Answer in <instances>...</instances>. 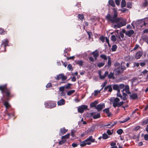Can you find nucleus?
<instances>
[{
    "instance_id": "obj_7",
    "label": "nucleus",
    "mask_w": 148,
    "mask_h": 148,
    "mask_svg": "<svg viewBox=\"0 0 148 148\" xmlns=\"http://www.w3.org/2000/svg\"><path fill=\"white\" fill-rule=\"evenodd\" d=\"M86 145H90L91 142H94L95 141V139L92 138V136H90L86 140H85Z\"/></svg>"
},
{
    "instance_id": "obj_24",
    "label": "nucleus",
    "mask_w": 148,
    "mask_h": 148,
    "mask_svg": "<svg viewBox=\"0 0 148 148\" xmlns=\"http://www.w3.org/2000/svg\"><path fill=\"white\" fill-rule=\"evenodd\" d=\"M98 103V101L97 100H95L94 102L91 103L90 104V106L91 107H93L96 106V105Z\"/></svg>"
},
{
    "instance_id": "obj_61",
    "label": "nucleus",
    "mask_w": 148,
    "mask_h": 148,
    "mask_svg": "<svg viewBox=\"0 0 148 148\" xmlns=\"http://www.w3.org/2000/svg\"><path fill=\"white\" fill-rule=\"evenodd\" d=\"M52 86L51 84L50 83H48L46 86V87L47 88H49Z\"/></svg>"
},
{
    "instance_id": "obj_10",
    "label": "nucleus",
    "mask_w": 148,
    "mask_h": 148,
    "mask_svg": "<svg viewBox=\"0 0 148 148\" xmlns=\"http://www.w3.org/2000/svg\"><path fill=\"white\" fill-rule=\"evenodd\" d=\"M143 54L142 51H139L137 52L136 54L135 58L136 59H140L142 56Z\"/></svg>"
},
{
    "instance_id": "obj_59",
    "label": "nucleus",
    "mask_w": 148,
    "mask_h": 148,
    "mask_svg": "<svg viewBox=\"0 0 148 148\" xmlns=\"http://www.w3.org/2000/svg\"><path fill=\"white\" fill-rule=\"evenodd\" d=\"M89 60L92 62H94L95 60L92 57H89Z\"/></svg>"
},
{
    "instance_id": "obj_31",
    "label": "nucleus",
    "mask_w": 148,
    "mask_h": 148,
    "mask_svg": "<svg viewBox=\"0 0 148 148\" xmlns=\"http://www.w3.org/2000/svg\"><path fill=\"white\" fill-rule=\"evenodd\" d=\"M69 136H70V134H67L65 135V136H62L61 138L62 139H64L68 138H69Z\"/></svg>"
},
{
    "instance_id": "obj_23",
    "label": "nucleus",
    "mask_w": 148,
    "mask_h": 148,
    "mask_svg": "<svg viewBox=\"0 0 148 148\" xmlns=\"http://www.w3.org/2000/svg\"><path fill=\"white\" fill-rule=\"evenodd\" d=\"M137 22L140 24V26L141 27H143V25H145L146 23L143 20H138L137 21Z\"/></svg>"
},
{
    "instance_id": "obj_6",
    "label": "nucleus",
    "mask_w": 148,
    "mask_h": 148,
    "mask_svg": "<svg viewBox=\"0 0 148 148\" xmlns=\"http://www.w3.org/2000/svg\"><path fill=\"white\" fill-rule=\"evenodd\" d=\"M88 106L86 105H82L79 107L78 108V110L79 112L82 113L84 110L87 109Z\"/></svg>"
},
{
    "instance_id": "obj_60",
    "label": "nucleus",
    "mask_w": 148,
    "mask_h": 148,
    "mask_svg": "<svg viewBox=\"0 0 148 148\" xmlns=\"http://www.w3.org/2000/svg\"><path fill=\"white\" fill-rule=\"evenodd\" d=\"M0 30L1 31L0 34L1 35H4L5 34V32L3 29H2L1 28V29Z\"/></svg>"
},
{
    "instance_id": "obj_42",
    "label": "nucleus",
    "mask_w": 148,
    "mask_h": 148,
    "mask_svg": "<svg viewBox=\"0 0 148 148\" xmlns=\"http://www.w3.org/2000/svg\"><path fill=\"white\" fill-rule=\"evenodd\" d=\"M72 84L70 83H68L66 85L65 87L66 89H70L71 88V86Z\"/></svg>"
},
{
    "instance_id": "obj_16",
    "label": "nucleus",
    "mask_w": 148,
    "mask_h": 148,
    "mask_svg": "<svg viewBox=\"0 0 148 148\" xmlns=\"http://www.w3.org/2000/svg\"><path fill=\"white\" fill-rule=\"evenodd\" d=\"M104 91L108 90L109 92H111L112 90L111 86L109 85L106 86L104 88Z\"/></svg>"
},
{
    "instance_id": "obj_55",
    "label": "nucleus",
    "mask_w": 148,
    "mask_h": 148,
    "mask_svg": "<svg viewBox=\"0 0 148 148\" xmlns=\"http://www.w3.org/2000/svg\"><path fill=\"white\" fill-rule=\"evenodd\" d=\"M107 83V81H105L103 83V84L101 85V86L102 87V88L101 89V90H102L103 89V88L105 86V85Z\"/></svg>"
},
{
    "instance_id": "obj_64",
    "label": "nucleus",
    "mask_w": 148,
    "mask_h": 148,
    "mask_svg": "<svg viewBox=\"0 0 148 148\" xmlns=\"http://www.w3.org/2000/svg\"><path fill=\"white\" fill-rule=\"evenodd\" d=\"M126 27L127 29H132V27L130 24L127 25V26Z\"/></svg>"
},
{
    "instance_id": "obj_50",
    "label": "nucleus",
    "mask_w": 148,
    "mask_h": 148,
    "mask_svg": "<svg viewBox=\"0 0 148 148\" xmlns=\"http://www.w3.org/2000/svg\"><path fill=\"white\" fill-rule=\"evenodd\" d=\"M86 145L85 141L81 142L80 144V145L82 147H84Z\"/></svg>"
},
{
    "instance_id": "obj_13",
    "label": "nucleus",
    "mask_w": 148,
    "mask_h": 148,
    "mask_svg": "<svg viewBox=\"0 0 148 148\" xmlns=\"http://www.w3.org/2000/svg\"><path fill=\"white\" fill-rule=\"evenodd\" d=\"M91 54L93 55V56L95 60H96L97 57L99 55V52L98 51L96 50L92 52Z\"/></svg>"
},
{
    "instance_id": "obj_34",
    "label": "nucleus",
    "mask_w": 148,
    "mask_h": 148,
    "mask_svg": "<svg viewBox=\"0 0 148 148\" xmlns=\"http://www.w3.org/2000/svg\"><path fill=\"white\" fill-rule=\"evenodd\" d=\"M147 123H148V119L147 118L146 119L143 120L141 124L142 125H144Z\"/></svg>"
},
{
    "instance_id": "obj_26",
    "label": "nucleus",
    "mask_w": 148,
    "mask_h": 148,
    "mask_svg": "<svg viewBox=\"0 0 148 148\" xmlns=\"http://www.w3.org/2000/svg\"><path fill=\"white\" fill-rule=\"evenodd\" d=\"M108 78L109 79H115L114 74L112 73H110L109 74H108Z\"/></svg>"
},
{
    "instance_id": "obj_40",
    "label": "nucleus",
    "mask_w": 148,
    "mask_h": 148,
    "mask_svg": "<svg viewBox=\"0 0 148 148\" xmlns=\"http://www.w3.org/2000/svg\"><path fill=\"white\" fill-rule=\"evenodd\" d=\"M121 6L122 7H125L126 6V3L125 0H122Z\"/></svg>"
},
{
    "instance_id": "obj_5",
    "label": "nucleus",
    "mask_w": 148,
    "mask_h": 148,
    "mask_svg": "<svg viewBox=\"0 0 148 148\" xmlns=\"http://www.w3.org/2000/svg\"><path fill=\"white\" fill-rule=\"evenodd\" d=\"M45 107L47 108H51L55 107L56 105V103L52 101H49L45 102Z\"/></svg>"
},
{
    "instance_id": "obj_8",
    "label": "nucleus",
    "mask_w": 148,
    "mask_h": 148,
    "mask_svg": "<svg viewBox=\"0 0 148 148\" xmlns=\"http://www.w3.org/2000/svg\"><path fill=\"white\" fill-rule=\"evenodd\" d=\"M105 104L103 103H101L95 107V108L98 111L101 110L105 107Z\"/></svg>"
},
{
    "instance_id": "obj_15",
    "label": "nucleus",
    "mask_w": 148,
    "mask_h": 148,
    "mask_svg": "<svg viewBox=\"0 0 148 148\" xmlns=\"http://www.w3.org/2000/svg\"><path fill=\"white\" fill-rule=\"evenodd\" d=\"M134 33V31L132 30H130L126 31L125 33V35L130 37Z\"/></svg>"
},
{
    "instance_id": "obj_9",
    "label": "nucleus",
    "mask_w": 148,
    "mask_h": 148,
    "mask_svg": "<svg viewBox=\"0 0 148 148\" xmlns=\"http://www.w3.org/2000/svg\"><path fill=\"white\" fill-rule=\"evenodd\" d=\"M125 91L126 93L128 94H130L131 93L130 90L129 86L128 85L125 86L124 89L122 90V92Z\"/></svg>"
},
{
    "instance_id": "obj_25",
    "label": "nucleus",
    "mask_w": 148,
    "mask_h": 148,
    "mask_svg": "<svg viewBox=\"0 0 148 148\" xmlns=\"http://www.w3.org/2000/svg\"><path fill=\"white\" fill-rule=\"evenodd\" d=\"M130 97L133 99H135L137 98L138 96L136 93H133L130 95Z\"/></svg>"
},
{
    "instance_id": "obj_63",
    "label": "nucleus",
    "mask_w": 148,
    "mask_h": 148,
    "mask_svg": "<svg viewBox=\"0 0 148 148\" xmlns=\"http://www.w3.org/2000/svg\"><path fill=\"white\" fill-rule=\"evenodd\" d=\"M64 143V140H62L59 142L58 144L59 145L63 144Z\"/></svg>"
},
{
    "instance_id": "obj_36",
    "label": "nucleus",
    "mask_w": 148,
    "mask_h": 148,
    "mask_svg": "<svg viewBox=\"0 0 148 148\" xmlns=\"http://www.w3.org/2000/svg\"><path fill=\"white\" fill-rule=\"evenodd\" d=\"M117 48V46L116 45H114L112 46V48H111V50L112 51H114L116 50Z\"/></svg>"
},
{
    "instance_id": "obj_22",
    "label": "nucleus",
    "mask_w": 148,
    "mask_h": 148,
    "mask_svg": "<svg viewBox=\"0 0 148 148\" xmlns=\"http://www.w3.org/2000/svg\"><path fill=\"white\" fill-rule=\"evenodd\" d=\"M65 103V100L64 99H62L58 101V104L59 106H62L64 105Z\"/></svg>"
},
{
    "instance_id": "obj_41",
    "label": "nucleus",
    "mask_w": 148,
    "mask_h": 148,
    "mask_svg": "<svg viewBox=\"0 0 148 148\" xmlns=\"http://www.w3.org/2000/svg\"><path fill=\"white\" fill-rule=\"evenodd\" d=\"M111 40L114 42H115L116 40V38L114 35H112L111 36Z\"/></svg>"
},
{
    "instance_id": "obj_53",
    "label": "nucleus",
    "mask_w": 148,
    "mask_h": 148,
    "mask_svg": "<svg viewBox=\"0 0 148 148\" xmlns=\"http://www.w3.org/2000/svg\"><path fill=\"white\" fill-rule=\"evenodd\" d=\"M116 123H114L111 122L110 123V124H108L107 125H106V126H111V127H112Z\"/></svg>"
},
{
    "instance_id": "obj_48",
    "label": "nucleus",
    "mask_w": 148,
    "mask_h": 148,
    "mask_svg": "<svg viewBox=\"0 0 148 148\" xmlns=\"http://www.w3.org/2000/svg\"><path fill=\"white\" fill-rule=\"evenodd\" d=\"M102 138L103 139H106L108 138V136L106 134H104L102 135Z\"/></svg>"
},
{
    "instance_id": "obj_27",
    "label": "nucleus",
    "mask_w": 148,
    "mask_h": 148,
    "mask_svg": "<svg viewBox=\"0 0 148 148\" xmlns=\"http://www.w3.org/2000/svg\"><path fill=\"white\" fill-rule=\"evenodd\" d=\"M113 88L114 90H116L117 91L120 90L119 88V85L117 84H114L113 86Z\"/></svg>"
},
{
    "instance_id": "obj_51",
    "label": "nucleus",
    "mask_w": 148,
    "mask_h": 148,
    "mask_svg": "<svg viewBox=\"0 0 148 148\" xmlns=\"http://www.w3.org/2000/svg\"><path fill=\"white\" fill-rule=\"evenodd\" d=\"M101 89L99 90H95L94 91V95H97L98 93L100 92V91L101 90Z\"/></svg>"
},
{
    "instance_id": "obj_43",
    "label": "nucleus",
    "mask_w": 148,
    "mask_h": 148,
    "mask_svg": "<svg viewBox=\"0 0 148 148\" xmlns=\"http://www.w3.org/2000/svg\"><path fill=\"white\" fill-rule=\"evenodd\" d=\"M108 65L109 66H110L111 64V62L110 58L109 56L108 57Z\"/></svg>"
},
{
    "instance_id": "obj_11",
    "label": "nucleus",
    "mask_w": 148,
    "mask_h": 148,
    "mask_svg": "<svg viewBox=\"0 0 148 148\" xmlns=\"http://www.w3.org/2000/svg\"><path fill=\"white\" fill-rule=\"evenodd\" d=\"M114 72L116 75H119L123 73V72L120 67H119L114 70Z\"/></svg>"
},
{
    "instance_id": "obj_3",
    "label": "nucleus",
    "mask_w": 148,
    "mask_h": 148,
    "mask_svg": "<svg viewBox=\"0 0 148 148\" xmlns=\"http://www.w3.org/2000/svg\"><path fill=\"white\" fill-rule=\"evenodd\" d=\"M6 86V84L0 86V90L2 94H5V96L8 97H10V90L7 88Z\"/></svg>"
},
{
    "instance_id": "obj_4",
    "label": "nucleus",
    "mask_w": 148,
    "mask_h": 148,
    "mask_svg": "<svg viewBox=\"0 0 148 148\" xmlns=\"http://www.w3.org/2000/svg\"><path fill=\"white\" fill-rule=\"evenodd\" d=\"M55 78L57 80L61 79L62 81H64L67 79V77L64 75V74L61 73L57 75Z\"/></svg>"
},
{
    "instance_id": "obj_35",
    "label": "nucleus",
    "mask_w": 148,
    "mask_h": 148,
    "mask_svg": "<svg viewBox=\"0 0 148 148\" xmlns=\"http://www.w3.org/2000/svg\"><path fill=\"white\" fill-rule=\"evenodd\" d=\"M78 18L80 20H82L83 19L84 16V15L82 14H79L78 16Z\"/></svg>"
},
{
    "instance_id": "obj_1",
    "label": "nucleus",
    "mask_w": 148,
    "mask_h": 148,
    "mask_svg": "<svg viewBox=\"0 0 148 148\" xmlns=\"http://www.w3.org/2000/svg\"><path fill=\"white\" fill-rule=\"evenodd\" d=\"M113 16H112L109 14H108L106 16V18L108 21L115 23L112 25L113 27L116 29L120 28L126 25V20L122 18H117L118 13L117 10L114 8L113 9Z\"/></svg>"
},
{
    "instance_id": "obj_18",
    "label": "nucleus",
    "mask_w": 148,
    "mask_h": 148,
    "mask_svg": "<svg viewBox=\"0 0 148 148\" xmlns=\"http://www.w3.org/2000/svg\"><path fill=\"white\" fill-rule=\"evenodd\" d=\"M8 41L7 39H5L2 41L1 46L5 47L8 45Z\"/></svg>"
},
{
    "instance_id": "obj_17",
    "label": "nucleus",
    "mask_w": 148,
    "mask_h": 148,
    "mask_svg": "<svg viewBox=\"0 0 148 148\" xmlns=\"http://www.w3.org/2000/svg\"><path fill=\"white\" fill-rule=\"evenodd\" d=\"M127 95L126 93L123 92L122 95L120 98L123 100L125 101L127 99Z\"/></svg>"
},
{
    "instance_id": "obj_47",
    "label": "nucleus",
    "mask_w": 148,
    "mask_h": 148,
    "mask_svg": "<svg viewBox=\"0 0 148 148\" xmlns=\"http://www.w3.org/2000/svg\"><path fill=\"white\" fill-rule=\"evenodd\" d=\"M104 65V63H98L97 64V66L99 68H100L101 67L103 66Z\"/></svg>"
},
{
    "instance_id": "obj_52",
    "label": "nucleus",
    "mask_w": 148,
    "mask_h": 148,
    "mask_svg": "<svg viewBox=\"0 0 148 148\" xmlns=\"http://www.w3.org/2000/svg\"><path fill=\"white\" fill-rule=\"evenodd\" d=\"M65 88L64 86H61L59 88V90L61 92H63Z\"/></svg>"
},
{
    "instance_id": "obj_19",
    "label": "nucleus",
    "mask_w": 148,
    "mask_h": 148,
    "mask_svg": "<svg viewBox=\"0 0 148 148\" xmlns=\"http://www.w3.org/2000/svg\"><path fill=\"white\" fill-rule=\"evenodd\" d=\"M108 71H106L103 75H102L100 74H99V77L101 79H104L105 77L108 76Z\"/></svg>"
},
{
    "instance_id": "obj_37",
    "label": "nucleus",
    "mask_w": 148,
    "mask_h": 148,
    "mask_svg": "<svg viewBox=\"0 0 148 148\" xmlns=\"http://www.w3.org/2000/svg\"><path fill=\"white\" fill-rule=\"evenodd\" d=\"M76 63L80 66H82L83 65V62L82 60L77 61L76 62Z\"/></svg>"
},
{
    "instance_id": "obj_33",
    "label": "nucleus",
    "mask_w": 148,
    "mask_h": 148,
    "mask_svg": "<svg viewBox=\"0 0 148 148\" xmlns=\"http://www.w3.org/2000/svg\"><path fill=\"white\" fill-rule=\"evenodd\" d=\"M140 47V46L139 45L137 44H136L134 47L133 48V49H132L131 51H136L137 50V49Z\"/></svg>"
},
{
    "instance_id": "obj_30",
    "label": "nucleus",
    "mask_w": 148,
    "mask_h": 148,
    "mask_svg": "<svg viewBox=\"0 0 148 148\" xmlns=\"http://www.w3.org/2000/svg\"><path fill=\"white\" fill-rule=\"evenodd\" d=\"M103 111L104 112H105L107 114L108 116H110V115L109 114H110V113L109 112V109L108 108H107L105 110H103Z\"/></svg>"
},
{
    "instance_id": "obj_21",
    "label": "nucleus",
    "mask_w": 148,
    "mask_h": 148,
    "mask_svg": "<svg viewBox=\"0 0 148 148\" xmlns=\"http://www.w3.org/2000/svg\"><path fill=\"white\" fill-rule=\"evenodd\" d=\"M67 130L65 129V127H63L61 128L60 132V134H65L67 132Z\"/></svg>"
},
{
    "instance_id": "obj_29",
    "label": "nucleus",
    "mask_w": 148,
    "mask_h": 148,
    "mask_svg": "<svg viewBox=\"0 0 148 148\" xmlns=\"http://www.w3.org/2000/svg\"><path fill=\"white\" fill-rule=\"evenodd\" d=\"M108 3L112 7H114L115 6L114 2L113 1V0H109L108 1Z\"/></svg>"
},
{
    "instance_id": "obj_62",
    "label": "nucleus",
    "mask_w": 148,
    "mask_h": 148,
    "mask_svg": "<svg viewBox=\"0 0 148 148\" xmlns=\"http://www.w3.org/2000/svg\"><path fill=\"white\" fill-rule=\"evenodd\" d=\"M144 138L146 140H148V134H145L144 136Z\"/></svg>"
},
{
    "instance_id": "obj_45",
    "label": "nucleus",
    "mask_w": 148,
    "mask_h": 148,
    "mask_svg": "<svg viewBox=\"0 0 148 148\" xmlns=\"http://www.w3.org/2000/svg\"><path fill=\"white\" fill-rule=\"evenodd\" d=\"M125 85L123 84H121L119 85V89H124Z\"/></svg>"
},
{
    "instance_id": "obj_57",
    "label": "nucleus",
    "mask_w": 148,
    "mask_h": 148,
    "mask_svg": "<svg viewBox=\"0 0 148 148\" xmlns=\"http://www.w3.org/2000/svg\"><path fill=\"white\" fill-rule=\"evenodd\" d=\"M113 131L112 130L111 131L110 130H108L107 131V133L109 135H111Z\"/></svg>"
},
{
    "instance_id": "obj_46",
    "label": "nucleus",
    "mask_w": 148,
    "mask_h": 148,
    "mask_svg": "<svg viewBox=\"0 0 148 148\" xmlns=\"http://www.w3.org/2000/svg\"><path fill=\"white\" fill-rule=\"evenodd\" d=\"M67 69L69 70H70L71 71H72L73 70L72 66L71 64H68L67 66Z\"/></svg>"
},
{
    "instance_id": "obj_39",
    "label": "nucleus",
    "mask_w": 148,
    "mask_h": 148,
    "mask_svg": "<svg viewBox=\"0 0 148 148\" xmlns=\"http://www.w3.org/2000/svg\"><path fill=\"white\" fill-rule=\"evenodd\" d=\"M123 132V130L121 129L118 130L116 131L117 133L119 135H121L122 133Z\"/></svg>"
},
{
    "instance_id": "obj_38",
    "label": "nucleus",
    "mask_w": 148,
    "mask_h": 148,
    "mask_svg": "<svg viewBox=\"0 0 148 148\" xmlns=\"http://www.w3.org/2000/svg\"><path fill=\"white\" fill-rule=\"evenodd\" d=\"M101 58L103 59L104 60H106L107 59V57L104 55H101L100 56Z\"/></svg>"
},
{
    "instance_id": "obj_56",
    "label": "nucleus",
    "mask_w": 148,
    "mask_h": 148,
    "mask_svg": "<svg viewBox=\"0 0 148 148\" xmlns=\"http://www.w3.org/2000/svg\"><path fill=\"white\" fill-rule=\"evenodd\" d=\"M116 96L117 97H119L121 98V96H122V95L120 93V90L117 91V92L116 94Z\"/></svg>"
},
{
    "instance_id": "obj_44",
    "label": "nucleus",
    "mask_w": 148,
    "mask_h": 148,
    "mask_svg": "<svg viewBox=\"0 0 148 148\" xmlns=\"http://www.w3.org/2000/svg\"><path fill=\"white\" fill-rule=\"evenodd\" d=\"M93 131V129L92 128H89L87 130L88 133L90 134Z\"/></svg>"
},
{
    "instance_id": "obj_14",
    "label": "nucleus",
    "mask_w": 148,
    "mask_h": 148,
    "mask_svg": "<svg viewBox=\"0 0 148 148\" xmlns=\"http://www.w3.org/2000/svg\"><path fill=\"white\" fill-rule=\"evenodd\" d=\"M1 100L2 101H3V103L4 105L5 106L6 108H7L9 107L10 106V105L9 104L8 102H6L5 101V100L4 98V96L3 95V97L1 98Z\"/></svg>"
},
{
    "instance_id": "obj_20",
    "label": "nucleus",
    "mask_w": 148,
    "mask_h": 148,
    "mask_svg": "<svg viewBox=\"0 0 148 148\" xmlns=\"http://www.w3.org/2000/svg\"><path fill=\"white\" fill-rule=\"evenodd\" d=\"M120 36H119V38L117 39V41H121L123 40V38L124 37V35L122 32L119 33Z\"/></svg>"
},
{
    "instance_id": "obj_2",
    "label": "nucleus",
    "mask_w": 148,
    "mask_h": 148,
    "mask_svg": "<svg viewBox=\"0 0 148 148\" xmlns=\"http://www.w3.org/2000/svg\"><path fill=\"white\" fill-rule=\"evenodd\" d=\"M111 103L112 104L113 106L115 108L116 107H119L124 103L123 101H120V99L118 97H113L112 98L110 99Z\"/></svg>"
},
{
    "instance_id": "obj_58",
    "label": "nucleus",
    "mask_w": 148,
    "mask_h": 148,
    "mask_svg": "<svg viewBox=\"0 0 148 148\" xmlns=\"http://www.w3.org/2000/svg\"><path fill=\"white\" fill-rule=\"evenodd\" d=\"M100 40L102 42H104L105 40V38L103 36H101L100 37Z\"/></svg>"
},
{
    "instance_id": "obj_49",
    "label": "nucleus",
    "mask_w": 148,
    "mask_h": 148,
    "mask_svg": "<svg viewBox=\"0 0 148 148\" xmlns=\"http://www.w3.org/2000/svg\"><path fill=\"white\" fill-rule=\"evenodd\" d=\"M130 117H128L127 118L125 119L123 121H122L121 122V123H124L125 122H126L128 120H130Z\"/></svg>"
},
{
    "instance_id": "obj_32",
    "label": "nucleus",
    "mask_w": 148,
    "mask_h": 148,
    "mask_svg": "<svg viewBox=\"0 0 148 148\" xmlns=\"http://www.w3.org/2000/svg\"><path fill=\"white\" fill-rule=\"evenodd\" d=\"M75 91V90H69L67 92V95H70L74 93Z\"/></svg>"
},
{
    "instance_id": "obj_54",
    "label": "nucleus",
    "mask_w": 148,
    "mask_h": 148,
    "mask_svg": "<svg viewBox=\"0 0 148 148\" xmlns=\"http://www.w3.org/2000/svg\"><path fill=\"white\" fill-rule=\"evenodd\" d=\"M76 131L75 130H73L71 131V135L73 137H74L75 136L74 134L76 132Z\"/></svg>"
},
{
    "instance_id": "obj_12",
    "label": "nucleus",
    "mask_w": 148,
    "mask_h": 148,
    "mask_svg": "<svg viewBox=\"0 0 148 148\" xmlns=\"http://www.w3.org/2000/svg\"><path fill=\"white\" fill-rule=\"evenodd\" d=\"M90 115L91 116H93L94 119H96L100 117V114L97 113V114H95V112H92L90 113Z\"/></svg>"
},
{
    "instance_id": "obj_28",
    "label": "nucleus",
    "mask_w": 148,
    "mask_h": 148,
    "mask_svg": "<svg viewBox=\"0 0 148 148\" xmlns=\"http://www.w3.org/2000/svg\"><path fill=\"white\" fill-rule=\"evenodd\" d=\"M110 145L112 146L111 148H118L117 147L116 145V143L114 142H111Z\"/></svg>"
}]
</instances>
